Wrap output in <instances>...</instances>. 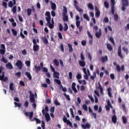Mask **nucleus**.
I'll list each match as a JSON object with an SVG mask.
<instances>
[{"instance_id":"nucleus-1","label":"nucleus","mask_w":129,"mask_h":129,"mask_svg":"<svg viewBox=\"0 0 129 129\" xmlns=\"http://www.w3.org/2000/svg\"><path fill=\"white\" fill-rule=\"evenodd\" d=\"M24 114L25 115V116H26L27 117H28V116L29 117V119H30V120L31 121H36L37 124H39V123H41V120H40V119H39L38 118H36V117H34L33 119V116H34V112L33 111H31V112H24Z\"/></svg>"},{"instance_id":"nucleus-2","label":"nucleus","mask_w":129,"mask_h":129,"mask_svg":"<svg viewBox=\"0 0 129 129\" xmlns=\"http://www.w3.org/2000/svg\"><path fill=\"white\" fill-rule=\"evenodd\" d=\"M46 16L45 20L48 25L49 29H53L54 28V24L51 23V14L48 11H47L45 14Z\"/></svg>"},{"instance_id":"nucleus-3","label":"nucleus","mask_w":129,"mask_h":129,"mask_svg":"<svg viewBox=\"0 0 129 129\" xmlns=\"http://www.w3.org/2000/svg\"><path fill=\"white\" fill-rule=\"evenodd\" d=\"M33 50L34 52H38L39 50H40V46L39 45L37 44V41L36 39L33 40Z\"/></svg>"},{"instance_id":"nucleus-4","label":"nucleus","mask_w":129,"mask_h":129,"mask_svg":"<svg viewBox=\"0 0 129 129\" xmlns=\"http://www.w3.org/2000/svg\"><path fill=\"white\" fill-rule=\"evenodd\" d=\"M62 120L63 122L67 123L68 125H69V126H71V127H73V125H72V122L70 121V120L67 119L66 115L63 116Z\"/></svg>"},{"instance_id":"nucleus-5","label":"nucleus","mask_w":129,"mask_h":129,"mask_svg":"<svg viewBox=\"0 0 129 129\" xmlns=\"http://www.w3.org/2000/svg\"><path fill=\"white\" fill-rule=\"evenodd\" d=\"M40 66H37V65L35 66V71L36 72H37V73H39V71H41V69H43L44 68V63L43 62H40Z\"/></svg>"},{"instance_id":"nucleus-6","label":"nucleus","mask_w":129,"mask_h":129,"mask_svg":"<svg viewBox=\"0 0 129 129\" xmlns=\"http://www.w3.org/2000/svg\"><path fill=\"white\" fill-rule=\"evenodd\" d=\"M0 80L4 82H7L9 80L8 77H5V72H3L2 75L0 76Z\"/></svg>"},{"instance_id":"nucleus-7","label":"nucleus","mask_w":129,"mask_h":129,"mask_svg":"<svg viewBox=\"0 0 129 129\" xmlns=\"http://www.w3.org/2000/svg\"><path fill=\"white\" fill-rule=\"evenodd\" d=\"M16 66H17V67H18V68H19V69H20V70L21 69H23V62H22V61L20 59H18L17 60V61L16 62Z\"/></svg>"},{"instance_id":"nucleus-8","label":"nucleus","mask_w":129,"mask_h":129,"mask_svg":"<svg viewBox=\"0 0 129 129\" xmlns=\"http://www.w3.org/2000/svg\"><path fill=\"white\" fill-rule=\"evenodd\" d=\"M117 54L118 57L120 58V59H122L123 58V56H122V54H121V45H119L118 49H117Z\"/></svg>"},{"instance_id":"nucleus-9","label":"nucleus","mask_w":129,"mask_h":129,"mask_svg":"<svg viewBox=\"0 0 129 129\" xmlns=\"http://www.w3.org/2000/svg\"><path fill=\"white\" fill-rule=\"evenodd\" d=\"M79 20H80V17L78 15H77L76 16V25L77 28H78L80 26V21Z\"/></svg>"},{"instance_id":"nucleus-10","label":"nucleus","mask_w":129,"mask_h":129,"mask_svg":"<svg viewBox=\"0 0 129 129\" xmlns=\"http://www.w3.org/2000/svg\"><path fill=\"white\" fill-rule=\"evenodd\" d=\"M12 1L13 2V3ZM12 1H10L8 3V7L9 8H13L17 4V2H16V0H12Z\"/></svg>"},{"instance_id":"nucleus-11","label":"nucleus","mask_w":129,"mask_h":129,"mask_svg":"<svg viewBox=\"0 0 129 129\" xmlns=\"http://www.w3.org/2000/svg\"><path fill=\"white\" fill-rule=\"evenodd\" d=\"M54 82H55V83H57V84H58V85H60L59 87V89H63V85H62V84H61V81L59 79H54Z\"/></svg>"},{"instance_id":"nucleus-12","label":"nucleus","mask_w":129,"mask_h":129,"mask_svg":"<svg viewBox=\"0 0 129 129\" xmlns=\"http://www.w3.org/2000/svg\"><path fill=\"white\" fill-rule=\"evenodd\" d=\"M81 126L83 129L89 128L91 127V125L89 123H87L86 124H82Z\"/></svg>"},{"instance_id":"nucleus-13","label":"nucleus","mask_w":129,"mask_h":129,"mask_svg":"<svg viewBox=\"0 0 129 129\" xmlns=\"http://www.w3.org/2000/svg\"><path fill=\"white\" fill-rule=\"evenodd\" d=\"M76 83L75 82H73L72 84V89L74 91L75 93H77V89H76Z\"/></svg>"},{"instance_id":"nucleus-14","label":"nucleus","mask_w":129,"mask_h":129,"mask_svg":"<svg viewBox=\"0 0 129 129\" xmlns=\"http://www.w3.org/2000/svg\"><path fill=\"white\" fill-rule=\"evenodd\" d=\"M101 35H102L101 29H99V31L96 32L95 36H96V38H98V39H99V38H100V37H101Z\"/></svg>"},{"instance_id":"nucleus-15","label":"nucleus","mask_w":129,"mask_h":129,"mask_svg":"<svg viewBox=\"0 0 129 129\" xmlns=\"http://www.w3.org/2000/svg\"><path fill=\"white\" fill-rule=\"evenodd\" d=\"M113 64L114 66H116L117 72H119L120 71V66H119V64H117L116 61L114 62Z\"/></svg>"},{"instance_id":"nucleus-16","label":"nucleus","mask_w":129,"mask_h":129,"mask_svg":"<svg viewBox=\"0 0 129 129\" xmlns=\"http://www.w3.org/2000/svg\"><path fill=\"white\" fill-rule=\"evenodd\" d=\"M79 64L81 67H85L86 63L84 60H79Z\"/></svg>"},{"instance_id":"nucleus-17","label":"nucleus","mask_w":129,"mask_h":129,"mask_svg":"<svg viewBox=\"0 0 129 129\" xmlns=\"http://www.w3.org/2000/svg\"><path fill=\"white\" fill-rule=\"evenodd\" d=\"M95 17L96 18H98L99 17H100V11L98 10V9L96 7L95 8Z\"/></svg>"},{"instance_id":"nucleus-18","label":"nucleus","mask_w":129,"mask_h":129,"mask_svg":"<svg viewBox=\"0 0 129 129\" xmlns=\"http://www.w3.org/2000/svg\"><path fill=\"white\" fill-rule=\"evenodd\" d=\"M59 75H60V74H59V73H58V72H55L53 73V78H56V79H59V78H60V77H59Z\"/></svg>"},{"instance_id":"nucleus-19","label":"nucleus","mask_w":129,"mask_h":129,"mask_svg":"<svg viewBox=\"0 0 129 129\" xmlns=\"http://www.w3.org/2000/svg\"><path fill=\"white\" fill-rule=\"evenodd\" d=\"M101 59L102 62H103V63H105V62H106L107 60H108V57L107 55H105V56H102Z\"/></svg>"},{"instance_id":"nucleus-20","label":"nucleus","mask_w":129,"mask_h":129,"mask_svg":"<svg viewBox=\"0 0 129 129\" xmlns=\"http://www.w3.org/2000/svg\"><path fill=\"white\" fill-rule=\"evenodd\" d=\"M53 64L56 66V67H59L60 63H59V61H58V59H54L53 60Z\"/></svg>"},{"instance_id":"nucleus-21","label":"nucleus","mask_w":129,"mask_h":129,"mask_svg":"<svg viewBox=\"0 0 129 129\" xmlns=\"http://www.w3.org/2000/svg\"><path fill=\"white\" fill-rule=\"evenodd\" d=\"M122 5L128 7L129 3L128 0H122Z\"/></svg>"},{"instance_id":"nucleus-22","label":"nucleus","mask_w":129,"mask_h":129,"mask_svg":"<svg viewBox=\"0 0 129 129\" xmlns=\"http://www.w3.org/2000/svg\"><path fill=\"white\" fill-rule=\"evenodd\" d=\"M6 68H8V69L9 70H12L13 69V68H14L13 65H12V63L11 62H9L7 64H6Z\"/></svg>"},{"instance_id":"nucleus-23","label":"nucleus","mask_w":129,"mask_h":129,"mask_svg":"<svg viewBox=\"0 0 129 129\" xmlns=\"http://www.w3.org/2000/svg\"><path fill=\"white\" fill-rule=\"evenodd\" d=\"M112 121L113 123H116L117 121V118L116 117V115H114L112 116Z\"/></svg>"},{"instance_id":"nucleus-24","label":"nucleus","mask_w":129,"mask_h":129,"mask_svg":"<svg viewBox=\"0 0 129 129\" xmlns=\"http://www.w3.org/2000/svg\"><path fill=\"white\" fill-rule=\"evenodd\" d=\"M42 40L43 41V43H44V44H49V41H48V39H47V38H46V37H42Z\"/></svg>"},{"instance_id":"nucleus-25","label":"nucleus","mask_w":129,"mask_h":129,"mask_svg":"<svg viewBox=\"0 0 129 129\" xmlns=\"http://www.w3.org/2000/svg\"><path fill=\"white\" fill-rule=\"evenodd\" d=\"M45 110L46 112H48V111H49V108L48 107V106H45V109H43L42 110V112L43 115H45Z\"/></svg>"},{"instance_id":"nucleus-26","label":"nucleus","mask_w":129,"mask_h":129,"mask_svg":"<svg viewBox=\"0 0 129 129\" xmlns=\"http://www.w3.org/2000/svg\"><path fill=\"white\" fill-rule=\"evenodd\" d=\"M68 46L69 47V53H71V52H73V47H72V45H71L70 43H68Z\"/></svg>"},{"instance_id":"nucleus-27","label":"nucleus","mask_w":129,"mask_h":129,"mask_svg":"<svg viewBox=\"0 0 129 129\" xmlns=\"http://www.w3.org/2000/svg\"><path fill=\"white\" fill-rule=\"evenodd\" d=\"M122 123H124V124H125L127 123V119H126V117L124 116H122Z\"/></svg>"},{"instance_id":"nucleus-28","label":"nucleus","mask_w":129,"mask_h":129,"mask_svg":"<svg viewBox=\"0 0 129 129\" xmlns=\"http://www.w3.org/2000/svg\"><path fill=\"white\" fill-rule=\"evenodd\" d=\"M45 119L46 121H49L50 119V115L49 114V113H45Z\"/></svg>"},{"instance_id":"nucleus-29","label":"nucleus","mask_w":129,"mask_h":129,"mask_svg":"<svg viewBox=\"0 0 129 129\" xmlns=\"http://www.w3.org/2000/svg\"><path fill=\"white\" fill-rule=\"evenodd\" d=\"M50 3H52L51 4V10H52L53 11H55L56 8V4L55 3H53V2L52 1H50Z\"/></svg>"},{"instance_id":"nucleus-30","label":"nucleus","mask_w":129,"mask_h":129,"mask_svg":"<svg viewBox=\"0 0 129 129\" xmlns=\"http://www.w3.org/2000/svg\"><path fill=\"white\" fill-rule=\"evenodd\" d=\"M25 75L28 77L29 80H31L32 79V76L31 75V73L26 72H25Z\"/></svg>"},{"instance_id":"nucleus-31","label":"nucleus","mask_w":129,"mask_h":129,"mask_svg":"<svg viewBox=\"0 0 129 129\" xmlns=\"http://www.w3.org/2000/svg\"><path fill=\"white\" fill-rule=\"evenodd\" d=\"M63 10H62V15L65 16V15L67 14V8L66 7H63Z\"/></svg>"},{"instance_id":"nucleus-32","label":"nucleus","mask_w":129,"mask_h":129,"mask_svg":"<svg viewBox=\"0 0 129 129\" xmlns=\"http://www.w3.org/2000/svg\"><path fill=\"white\" fill-rule=\"evenodd\" d=\"M98 84H99V87L98 88L100 89V93L103 94V89L102 88L101 85H100V83L98 82Z\"/></svg>"},{"instance_id":"nucleus-33","label":"nucleus","mask_w":129,"mask_h":129,"mask_svg":"<svg viewBox=\"0 0 129 129\" xmlns=\"http://www.w3.org/2000/svg\"><path fill=\"white\" fill-rule=\"evenodd\" d=\"M83 18L88 22H89V21H90V19H89V17H88V15L87 14H84L83 15Z\"/></svg>"},{"instance_id":"nucleus-34","label":"nucleus","mask_w":129,"mask_h":129,"mask_svg":"<svg viewBox=\"0 0 129 129\" xmlns=\"http://www.w3.org/2000/svg\"><path fill=\"white\" fill-rule=\"evenodd\" d=\"M107 49H108L109 51H112L113 48L111 44L107 43Z\"/></svg>"},{"instance_id":"nucleus-35","label":"nucleus","mask_w":129,"mask_h":129,"mask_svg":"<svg viewBox=\"0 0 129 129\" xmlns=\"http://www.w3.org/2000/svg\"><path fill=\"white\" fill-rule=\"evenodd\" d=\"M64 96L66 97V98L69 101H70L71 100V99H70V96L69 95H67L66 93H63Z\"/></svg>"},{"instance_id":"nucleus-36","label":"nucleus","mask_w":129,"mask_h":129,"mask_svg":"<svg viewBox=\"0 0 129 129\" xmlns=\"http://www.w3.org/2000/svg\"><path fill=\"white\" fill-rule=\"evenodd\" d=\"M63 22H68V15H62Z\"/></svg>"},{"instance_id":"nucleus-37","label":"nucleus","mask_w":129,"mask_h":129,"mask_svg":"<svg viewBox=\"0 0 129 129\" xmlns=\"http://www.w3.org/2000/svg\"><path fill=\"white\" fill-rule=\"evenodd\" d=\"M75 8H76V9L78 12H79V13H83V10L80 8L78 6H76Z\"/></svg>"},{"instance_id":"nucleus-38","label":"nucleus","mask_w":129,"mask_h":129,"mask_svg":"<svg viewBox=\"0 0 129 129\" xmlns=\"http://www.w3.org/2000/svg\"><path fill=\"white\" fill-rule=\"evenodd\" d=\"M64 26L63 27L64 32H67L68 31V25L67 23H64Z\"/></svg>"},{"instance_id":"nucleus-39","label":"nucleus","mask_w":129,"mask_h":129,"mask_svg":"<svg viewBox=\"0 0 129 129\" xmlns=\"http://www.w3.org/2000/svg\"><path fill=\"white\" fill-rule=\"evenodd\" d=\"M107 91H108V95L109 96V97H112V95L111 94V92H110L111 91V88H108L107 89Z\"/></svg>"},{"instance_id":"nucleus-40","label":"nucleus","mask_w":129,"mask_h":129,"mask_svg":"<svg viewBox=\"0 0 129 129\" xmlns=\"http://www.w3.org/2000/svg\"><path fill=\"white\" fill-rule=\"evenodd\" d=\"M11 32H12L13 35H14L15 36L18 35V32L17 31L14 29H11Z\"/></svg>"},{"instance_id":"nucleus-41","label":"nucleus","mask_w":129,"mask_h":129,"mask_svg":"<svg viewBox=\"0 0 129 129\" xmlns=\"http://www.w3.org/2000/svg\"><path fill=\"white\" fill-rule=\"evenodd\" d=\"M70 111L72 117L73 118H74V117H75V116L74 115V112L73 111V109H72V108H70Z\"/></svg>"},{"instance_id":"nucleus-42","label":"nucleus","mask_w":129,"mask_h":129,"mask_svg":"<svg viewBox=\"0 0 129 129\" xmlns=\"http://www.w3.org/2000/svg\"><path fill=\"white\" fill-rule=\"evenodd\" d=\"M88 8H89L90 10H94V7H93V5L91 3H89L88 5Z\"/></svg>"},{"instance_id":"nucleus-43","label":"nucleus","mask_w":129,"mask_h":129,"mask_svg":"<svg viewBox=\"0 0 129 129\" xmlns=\"http://www.w3.org/2000/svg\"><path fill=\"white\" fill-rule=\"evenodd\" d=\"M104 7H105V8H106V9H108L109 8V4L107 2L105 1L104 2Z\"/></svg>"},{"instance_id":"nucleus-44","label":"nucleus","mask_w":129,"mask_h":129,"mask_svg":"<svg viewBox=\"0 0 129 129\" xmlns=\"http://www.w3.org/2000/svg\"><path fill=\"white\" fill-rule=\"evenodd\" d=\"M9 88L10 90H11V91H13L14 90V83H11L10 84Z\"/></svg>"},{"instance_id":"nucleus-45","label":"nucleus","mask_w":129,"mask_h":129,"mask_svg":"<svg viewBox=\"0 0 129 129\" xmlns=\"http://www.w3.org/2000/svg\"><path fill=\"white\" fill-rule=\"evenodd\" d=\"M12 12L13 14L17 13V6H14L12 9Z\"/></svg>"},{"instance_id":"nucleus-46","label":"nucleus","mask_w":129,"mask_h":129,"mask_svg":"<svg viewBox=\"0 0 129 129\" xmlns=\"http://www.w3.org/2000/svg\"><path fill=\"white\" fill-rule=\"evenodd\" d=\"M32 15V10L30 8L27 9V16H31Z\"/></svg>"},{"instance_id":"nucleus-47","label":"nucleus","mask_w":129,"mask_h":129,"mask_svg":"<svg viewBox=\"0 0 129 129\" xmlns=\"http://www.w3.org/2000/svg\"><path fill=\"white\" fill-rule=\"evenodd\" d=\"M58 28H59V30L60 32H62L63 31V26L62 25V24L59 23L58 25Z\"/></svg>"},{"instance_id":"nucleus-48","label":"nucleus","mask_w":129,"mask_h":129,"mask_svg":"<svg viewBox=\"0 0 129 129\" xmlns=\"http://www.w3.org/2000/svg\"><path fill=\"white\" fill-rule=\"evenodd\" d=\"M111 13L112 15H114V12L115 10L114 9V5H111Z\"/></svg>"},{"instance_id":"nucleus-49","label":"nucleus","mask_w":129,"mask_h":129,"mask_svg":"<svg viewBox=\"0 0 129 129\" xmlns=\"http://www.w3.org/2000/svg\"><path fill=\"white\" fill-rule=\"evenodd\" d=\"M2 6L4 7V8H5V9H8V4L7 2H3Z\"/></svg>"},{"instance_id":"nucleus-50","label":"nucleus","mask_w":129,"mask_h":129,"mask_svg":"<svg viewBox=\"0 0 129 129\" xmlns=\"http://www.w3.org/2000/svg\"><path fill=\"white\" fill-rule=\"evenodd\" d=\"M122 50L125 53H126V55H127L128 54V49L125 47H122Z\"/></svg>"},{"instance_id":"nucleus-51","label":"nucleus","mask_w":129,"mask_h":129,"mask_svg":"<svg viewBox=\"0 0 129 129\" xmlns=\"http://www.w3.org/2000/svg\"><path fill=\"white\" fill-rule=\"evenodd\" d=\"M25 64L27 67H30L31 66V61L30 60H27L25 61Z\"/></svg>"},{"instance_id":"nucleus-52","label":"nucleus","mask_w":129,"mask_h":129,"mask_svg":"<svg viewBox=\"0 0 129 129\" xmlns=\"http://www.w3.org/2000/svg\"><path fill=\"white\" fill-rule=\"evenodd\" d=\"M5 53H6V49H0V54H1V55H5Z\"/></svg>"},{"instance_id":"nucleus-53","label":"nucleus","mask_w":129,"mask_h":129,"mask_svg":"<svg viewBox=\"0 0 129 129\" xmlns=\"http://www.w3.org/2000/svg\"><path fill=\"white\" fill-rule=\"evenodd\" d=\"M29 94H30V99L31 98H35V96L33 93H32V91H29Z\"/></svg>"},{"instance_id":"nucleus-54","label":"nucleus","mask_w":129,"mask_h":129,"mask_svg":"<svg viewBox=\"0 0 129 129\" xmlns=\"http://www.w3.org/2000/svg\"><path fill=\"white\" fill-rule=\"evenodd\" d=\"M87 34L89 38H90L91 39H93V36L92 35V34H91V33L89 32V31H87Z\"/></svg>"},{"instance_id":"nucleus-55","label":"nucleus","mask_w":129,"mask_h":129,"mask_svg":"<svg viewBox=\"0 0 129 129\" xmlns=\"http://www.w3.org/2000/svg\"><path fill=\"white\" fill-rule=\"evenodd\" d=\"M20 36L22 39H25V35L23 34V30L22 29H21V31L20 32Z\"/></svg>"},{"instance_id":"nucleus-56","label":"nucleus","mask_w":129,"mask_h":129,"mask_svg":"<svg viewBox=\"0 0 129 129\" xmlns=\"http://www.w3.org/2000/svg\"><path fill=\"white\" fill-rule=\"evenodd\" d=\"M114 20L115 22L117 21V20H118V15L117 14L114 15Z\"/></svg>"},{"instance_id":"nucleus-57","label":"nucleus","mask_w":129,"mask_h":129,"mask_svg":"<svg viewBox=\"0 0 129 129\" xmlns=\"http://www.w3.org/2000/svg\"><path fill=\"white\" fill-rule=\"evenodd\" d=\"M57 35H58V37L59 39H60V40H62L63 39V37L62 36V34H61L60 32H58L57 33Z\"/></svg>"},{"instance_id":"nucleus-58","label":"nucleus","mask_w":129,"mask_h":129,"mask_svg":"<svg viewBox=\"0 0 129 129\" xmlns=\"http://www.w3.org/2000/svg\"><path fill=\"white\" fill-rule=\"evenodd\" d=\"M109 40L113 44V45H115V42H114V40L113 37H110Z\"/></svg>"},{"instance_id":"nucleus-59","label":"nucleus","mask_w":129,"mask_h":129,"mask_svg":"<svg viewBox=\"0 0 129 129\" xmlns=\"http://www.w3.org/2000/svg\"><path fill=\"white\" fill-rule=\"evenodd\" d=\"M81 61H83L85 59V57H84V55H83V53H81Z\"/></svg>"},{"instance_id":"nucleus-60","label":"nucleus","mask_w":129,"mask_h":129,"mask_svg":"<svg viewBox=\"0 0 129 129\" xmlns=\"http://www.w3.org/2000/svg\"><path fill=\"white\" fill-rule=\"evenodd\" d=\"M82 107L83 109H84L86 111H87L88 110L87 105H86V104H83L82 106Z\"/></svg>"},{"instance_id":"nucleus-61","label":"nucleus","mask_w":129,"mask_h":129,"mask_svg":"<svg viewBox=\"0 0 129 129\" xmlns=\"http://www.w3.org/2000/svg\"><path fill=\"white\" fill-rule=\"evenodd\" d=\"M42 72L47 73L48 72V69H47V68H46V67H43L42 69Z\"/></svg>"},{"instance_id":"nucleus-62","label":"nucleus","mask_w":129,"mask_h":129,"mask_svg":"<svg viewBox=\"0 0 129 129\" xmlns=\"http://www.w3.org/2000/svg\"><path fill=\"white\" fill-rule=\"evenodd\" d=\"M14 104H15V106H17V107H21V106L22 105L21 104L17 103L16 102H14Z\"/></svg>"},{"instance_id":"nucleus-63","label":"nucleus","mask_w":129,"mask_h":129,"mask_svg":"<svg viewBox=\"0 0 129 129\" xmlns=\"http://www.w3.org/2000/svg\"><path fill=\"white\" fill-rule=\"evenodd\" d=\"M103 22L104 23H108V22H109V20H108V18L105 17L103 20Z\"/></svg>"},{"instance_id":"nucleus-64","label":"nucleus","mask_w":129,"mask_h":129,"mask_svg":"<svg viewBox=\"0 0 129 129\" xmlns=\"http://www.w3.org/2000/svg\"><path fill=\"white\" fill-rule=\"evenodd\" d=\"M81 45L82 46H86V40H82L81 42Z\"/></svg>"}]
</instances>
